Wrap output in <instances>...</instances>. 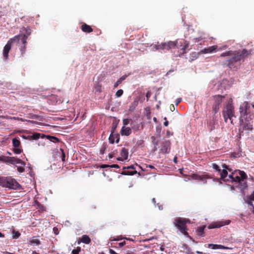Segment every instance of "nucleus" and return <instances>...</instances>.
<instances>
[{
  "label": "nucleus",
  "instance_id": "f257e3e1",
  "mask_svg": "<svg viewBox=\"0 0 254 254\" xmlns=\"http://www.w3.org/2000/svg\"><path fill=\"white\" fill-rule=\"evenodd\" d=\"M223 169L221 170V172H219L221 179L224 181H230L234 183L231 186V190L238 189L242 193H244V191L248 189V187L247 182L248 176L246 173L243 171L236 170L228 175L227 170L231 172L232 170L225 164L223 165Z\"/></svg>",
  "mask_w": 254,
  "mask_h": 254
},
{
  "label": "nucleus",
  "instance_id": "f03ea898",
  "mask_svg": "<svg viewBox=\"0 0 254 254\" xmlns=\"http://www.w3.org/2000/svg\"><path fill=\"white\" fill-rule=\"evenodd\" d=\"M156 50H172L175 57H181L190 50V43L184 40H178L175 41H169L167 43H161L153 46Z\"/></svg>",
  "mask_w": 254,
  "mask_h": 254
},
{
  "label": "nucleus",
  "instance_id": "7ed1b4c3",
  "mask_svg": "<svg viewBox=\"0 0 254 254\" xmlns=\"http://www.w3.org/2000/svg\"><path fill=\"white\" fill-rule=\"evenodd\" d=\"M252 50L243 49L242 51H229L222 53L220 57H229V59L226 60L222 64L224 66H227L231 69L238 68L241 61L247 58L251 54Z\"/></svg>",
  "mask_w": 254,
  "mask_h": 254
},
{
  "label": "nucleus",
  "instance_id": "20e7f679",
  "mask_svg": "<svg viewBox=\"0 0 254 254\" xmlns=\"http://www.w3.org/2000/svg\"><path fill=\"white\" fill-rule=\"evenodd\" d=\"M254 103L252 104L251 107L248 102H244L239 108L240 117L242 120L252 121L254 118Z\"/></svg>",
  "mask_w": 254,
  "mask_h": 254
},
{
  "label": "nucleus",
  "instance_id": "39448f33",
  "mask_svg": "<svg viewBox=\"0 0 254 254\" xmlns=\"http://www.w3.org/2000/svg\"><path fill=\"white\" fill-rule=\"evenodd\" d=\"M0 186L9 189L17 190L20 188V185L11 177H0Z\"/></svg>",
  "mask_w": 254,
  "mask_h": 254
},
{
  "label": "nucleus",
  "instance_id": "423d86ee",
  "mask_svg": "<svg viewBox=\"0 0 254 254\" xmlns=\"http://www.w3.org/2000/svg\"><path fill=\"white\" fill-rule=\"evenodd\" d=\"M187 223H190V221L189 219L182 217L176 218L174 222V225L185 236L189 237V233L187 232Z\"/></svg>",
  "mask_w": 254,
  "mask_h": 254
},
{
  "label": "nucleus",
  "instance_id": "0eeeda50",
  "mask_svg": "<svg viewBox=\"0 0 254 254\" xmlns=\"http://www.w3.org/2000/svg\"><path fill=\"white\" fill-rule=\"evenodd\" d=\"M232 102V99H230L226 106L225 109L223 111V116L225 122H227L228 119H229L231 121V124H233L232 118L233 117H235Z\"/></svg>",
  "mask_w": 254,
  "mask_h": 254
},
{
  "label": "nucleus",
  "instance_id": "6e6552de",
  "mask_svg": "<svg viewBox=\"0 0 254 254\" xmlns=\"http://www.w3.org/2000/svg\"><path fill=\"white\" fill-rule=\"evenodd\" d=\"M20 39V35H17L14 37L10 38L7 42L3 49V56L5 60L8 57V53L11 48L12 43L14 42L19 43Z\"/></svg>",
  "mask_w": 254,
  "mask_h": 254
},
{
  "label": "nucleus",
  "instance_id": "1a4fd4ad",
  "mask_svg": "<svg viewBox=\"0 0 254 254\" xmlns=\"http://www.w3.org/2000/svg\"><path fill=\"white\" fill-rule=\"evenodd\" d=\"M225 97V96L220 95H215L213 97L214 103L212 106V109L214 114H216L219 111L220 106L221 104L223 99Z\"/></svg>",
  "mask_w": 254,
  "mask_h": 254
},
{
  "label": "nucleus",
  "instance_id": "9d476101",
  "mask_svg": "<svg viewBox=\"0 0 254 254\" xmlns=\"http://www.w3.org/2000/svg\"><path fill=\"white\" fill-rule=\"evenodd\" d=\"M231 223L230 220H221L215 222H213L208 225L209 229L219 228L221 227L229 225Z\"/></svg>",
  "mask_w": 254,
  "mask_h": 254
},
{
  "label": "nucleus",
  "instance_id": "9b49d317",
  "mask_svg": "<svg viewBox=\"0 0 254 254\" xmlns=\"http://www.w3.org/2000/svg\"><path fill=\"white\" fill-rule=\"evenodd\" d=\"M253 121H246L241 119V123L239 128L240 133L243 132L244 130H252L253 129Z\"/></svg>",
  "mask_w": 254,
  "mask_h": 254
},
{
  "label": "nucleus",
  "instance_id": "f8f14e48",
  "mask_svg": "<svg viewBox=\"0 0 254 254\" xmlns=\"http://www.w3.org/2000/svg\"><path fill=\"white\" fill-rule=\"evenodd\" d=\"M171 149V142L169 140L163 141L161 143L160 151L163 154L169 153Z\"/></svg>",
  "mask_w": 254,
  "mask_h": 254
},
{
  "label": "nucleus",
  "instance_id": "ddd939ff",
  "mask_svg": "<svg viewBox=\"0 0 254 254\" xmlns=\"http://www.w3.org/2000/svg\"><path fill=\"white\" fill-rule=\"evenodd\" d=\"M227 48V46H223L222 47L218 48L217 45H214L212 46L209 47L207 48H204L202 50V52L204 54L211 53L212 52H216L218 51H222Z\"/></svg>",
  "mask_w": 254,
  "mask_h": 254
},
{
  "label": "nucleus",
  "instance_id": "4468645a",
  "mask_svg": "<svg viewBox=\"0 0 254 254\" xmlns=\"http://www.w3.org/2000/svg\"><path fill=\"white\" fill-rule=\"evenodd\" d=\"M22 29L25 31V33L24 34H20V40H21V42L23 44H26L27 43V39L28 38V37L31 34V30L30 28L27 27H23Z\"/></svg>",
  "mask_w": 254,
  "mask_h": 254
},
{
  "label": "nucleus",
  "instance_id": "2eb2a0df",
  "mask_svg": "<svg viewBox=\"0 0 254 254\" xmlns=\"http://www.w3.org/2000/svg\"><path fill=\"white\" fill-rule=\"evenodd\" d=\"M7 163H10L13 165L15 164H20L23 166L25 165V163H24L21 159L16 157L9 156H8Z\"/></svg>",
  "mask_w": 254,
  "mask_h": 254
},
{
  "label": "nucleus",
  "instance_id": "dca6fc26",
  "mask_svg": "<svg viewBox=\"0 0 254 254\" xmlns=\"http://www.w3.org/2000/svg\"><path fill=\"white\" fill-rule=\"evenodd\" d=\"M109 142L111 144H113L115 142L118 143L120 141L119 134L112 131L109 136Z\"/></svg>",
  "mask_w": 254,
  "mask_h": 254
},
{
  "label": "nucleus",
  "instance_id": "f3484780",
  "mask_svg": "<svg viewBox=\"0 0 254 254\" xmlns=\"http://www.w3.org/2000/svg\"><path fill=\"white\" fill-rule=\"evenodd\" d=\"M120 154L121 157L118 158V160L123 161L124 160H127L128 155V150L125 147L123 148L121 151Z\"/></svg>",
  "mask_w": 254,
  "mask_h": 254
},
{
  "label": "nucleus",
  "instance_id": "a211bd4d",
  "mask_svg": "<svg viewBox=\"0 0 254 254\" xmlns=\"http://www.w3.org/2000/svg\"><path fill=\"white\" fill-rule=\"evenodd\" d=\"M120 133L122 135L128 136L131 133V129L129 127L123 126L122 127Z\"/></svg>",
  "mask_w": 254,
  "mask_h": 254
},
{
  "label": "nucleus",
  "instance_id": "6ab92c4d",
  "mask_svg": "<svg viewBox=\"0 0 254 254\" xmlns=\"http://www.w3.org/2000/svg\"><path fill=\"white\" fill-rule=\"evenodd\" d=\"M208 247L210 249L216 250V249H229V248L224 246L221 245L210 244L208 245Z\"/></svg>",
  "mask_w": 254,
  "mask_h": 254
},
{
  "label": "nucleus",
  "instance_id": "aec40b11",
  "mask_svg": "<svg viewBox=\"0 0 254 254\" xmlns=\"http://www.w3.org/2000/svg\"><path fill=\"white\" fill-rule=\"evenodd\" d=\"M81 29L85 33H91L93 30L92 27L86 23H83L81 26Z\"/></svg>",
  "mask_w": 254,
  "mask_h": 254
},
{
  "label": "nucleus",
  "instance_id": "412c9836",
  "mask_svg": "<svg viewBox=\"0 0 254 254\" xmlns=\"http://www.w3.org/2000/svg\"><path fill=\"white\" fill-rule=\"evenodd\" d=\"M192 178L194 180H197L204 182V183H206V179L207 178L206 175H199L197 174H193L192 176Z\"/></svg>",
  "mask_w": 254,
  "mask_h": 254
},
{
  "label": "nucleus",
  "instance_id": "4be33fe9",
  "mask_svg": "<svg viewBox=\"0 0 254 254\" xmlns=\"http://www.w3.org/2000/svg\"><path fill=\"white\" fill-rule=\"evenodd\" d=\"M42 138L46 137V138L49 139L50 141L54 142V143L59 142L60 141V140L59 138H58L57 137L54 136L45 135L43 134V136H42Z\"/></svg>",
  "mask_w": 254,
  "mask_h": 254
},
{
  "label": "nucleus",
  "instance_id": "5701e85b",
  "mask_svg": "<svg viewBox=\"0 0 254 254\" xmlns=\"http://www.w3.org/2000/svg\"><path fill=\"white\" fill-rule=\"evenodd\" d=\"M199 53L197 52H192L190 54L189 62H191L197 59L199 56Z\"/></svg>",
  "mask_w": 254,
  "mask_h": 254
},
{
  "label": "nucleus",
  "instance_id": "b1692460",
  "mask_svg": "<svg viewBox=\"0 0 254 254\" xmlns=\"http://www.w3.org/2000/svg\"><path fill=\"white\" fill-rule=\"evenodd\" d=\"M205 227V226H202L198 227L196 230L197 235L199 236H203L204 233V231Z\"/></svg>",
  "mask_w": 254,
  "mask_h": 254
},
{
  "label": "nucleus",
  "instance_id": "393cba45",
  "mask_svg": "<svg viewBox=\"0 0 254 254\" xmlns=\"http://www.w3.org/2000/svg\"><path fill=\"white\" fill-rule=\"evenodd\" d=\"M12 143L13 146L15 148L21 147L20 141L19 139H18L17 138H13L12 140Z\"/></svg>",
  "mask_w": 254,
  "mask_h": 254
},
{
  "label": "nucleus",
  "instance_id": "a878e982",
  "mask_svg": "<svg viewBox=\"0 0 254 254\" xmlns=\"http://www.w3.org/2000/svg\"><path fill=\"white\" fill-rule=\"evenodd\" d=\"M216 121L214 118H213L212 120H210L208 123V126L210 130H212L215 128Z\"/></svg>",
  "mask_w": 254,
  "mask_h": 254
},
{
  "label": "nucleus",
  "instance_id": "bb28decb",
  "mask_svg": "<svg viewBox=\"0 0 254 254\" xmlns=\"http://www.w3.org/2000/svg\"><path fill=\"white\" fill-rule=\"evenodd\" d=\"M81 241L84 244H89L91 242V239L88 236L84 235L82 236Z\"/></svg>",
  "mask_w": 254,
  "mask_h": 254
},
{
  "label": "nucleus",
  "instance_id": "cd10ccee",
  "mask_svg": "<svg viewBox=\"0 0 254 254\" xmlns=\"http://www.w3.org/2000/svg\"><path fill=\"white\" fill-rule=\"evenodd\" d=\"M18 43L21 44L19 49L21 52V54L23 55L25 52L26 44H23L21 42V40L19 41V42Z\"/></svg>",
  "mask_w": 254,
  "mask_h": 254
},
{
  "label": "nucleus",
  "instance_id": "c85d7f7f",
  "mask_svg": "<svg viewBox=\"0 0 254 254\" xmlns=\"http://www.w3.org/2000/svg\"><path fill=\"white\" fill-rule=\"evenodd\" d=\"M126 77L127 76H123L120 78H119L117 80V81L115 83L114 85V88H117L119 86V85L120 84L122 83V82L126 79Z\"/></svg>",
  "mask_w": 254,
  "mask_h": 254
},
{
  "label": "nucleus",
  "instance_id": "c756f323",
  "mask_svg": "<svg viewBox=\"0 0 254 254\" xmlns=\"http://www.w3.org/2000/svg\"><path fill=\"white\" fill-rule=\"evenodd\" d=\"M40 244V241L38 239H35L34 237L29 240V244L30 245L36 244V245H39Z\"/></svg>",
  "mask_w": 254,
  "mask_h": 254
},
{
  "label": "nucleus",
  "instance_id": "7c9ffc66",
  "mask_svg": "<svg viewBox=\"0 0 254 254\" xmlns=\"http://www.w3.org/2000/svg\"><path fill=\"white\" fill-rule=\"evenodd\" d=\"M137 173V171L134 170L132 171H124L121 173V174L124 175H133Z\"/></svg>",
  "mask_w": 254,
  "mask_h": 254
},
{
  "label": "nucleus",
  "instance_id": "2f4dec72",
  "mask_svg": "<svg viewBox=\"0 0 254 254\" xmlns=\"http://www.w3.org/2000/svg\"><path fill=\"white\" fill-rule=\"evenodd\" d=\"M138 100L137 99L135 100L130 105L129 107L130 110H134L135 107L138 105Z\"/></svg>",
  "mask_w": 254,
  "mask_h": 254
},
{
  "label": "nucleus",
  "instance_id": "473e14b6",
  "mask_svg": "<svg viewBox=\"0 0 254 254\" xmlns=\"http://www.w3.org/2000/svg\"><path fill=\"white\" fill-rule=\"evenodd\" d=\"M13 151L15 154H20L22 151V149L21 147H19L17 148H15L13 149Z\"/></svg>",
  "mask_w": 254,
  "mask_h": 254
},
{
  "label": "nucleus",
  "instance_id": "72a5a7b5",
  "mask_svg": "<svg viewBox=\"0 0 254 254\" xmlns=\"http://www.w3.org/2000/svg\"><path fill=\"white\" fill-rule=\"evenodd\" d=\"M20 236V233L16 231L15 230H13L12 232V238L13 239H17L19 238V237Z\"/></svg>",
  "mask_w": 254,
  "mask_h": 254
},
{
  "label": "nucleus",
  "instance_id": "f704fd0d",
  "mask_svg": "<svg viewBox=\"0 0 254 254\" xmlns=\"http://www.w3.org/2000/svg\"><path fill=\"white\" fill-rule=\"evenodd\" d=\"M106 167L115 168H120L119 166L118 165H117V164H113V165H103L102 166V168H106Z\"/></svg>",
  "mask_w": 254,
  "mask_h": 254
},
{
  "label": "nucleus",
  "instance_id": "c9c22d12",
  "mask_svg": "<svg viewBox=\"0 0 254 254\" xmlns=\"http://www.w3.org/2000/svg\"><path fill=\"white\" fill-rule=\"evenodd\" d=\"M40 134L39 133H34L30 136L31 138L34 140H37L40 138Z\"/></svg>",
  "mask_w": 254,
  "mask_h": 254
},
{
  "label": "nucleus",
  "instance_id": "e433bc0d",
  "mask_svg": "<svg viewBox=\"0 0 254 254\" xmlns=\"http://www.w3.org/2000/svg\"><path fill=\"white\" fill-rule=\"evenodd\" d=\"M212 168L215 169L216 171H217L219 173L221 172V169L220 167L215 163H213L212 165Z\"/></svg>",
  "mask_w": 254,
  "mask_h": 254
},
{
  "label": "nucleus",
  "instance_id": "4c0bfd02",
  "mask_svg": "<svg viewBox=\"0 0 254 254\" xmlns=\"http://www.w3.org/2000/svg\"><path fill=\"white\" fill-rule=\"evenodd\" d=\"M8 156H0V162L7 163Z\"/></svg>",
  "mask_w": 254,
  "mask_h": 254
},
{
  "label": "nucleus",
  "instance_id": "58836bf2",
  "mask_svg": "<svg viewBox=\"0 0 254 254\" xmlns=\"http://www.w3.org/2000/svg\"><path fill=\"white\" fill-rule=\"evenodd\" d=\"M124 91L122 89L118 90L116 93V96L118 98L120 97L123 94Z\"/></svg>",
  "mask_w": 254,
  "mask_h": 254
},
{
  "label": "nucleus",
  "instance_id": "ea45409f",
  "mask_svg": "<svg viewBox=\"0 0 254 254\" xmlns=\"http://www.w3.org/2000/svg\"><path fill=\"white\" fill-rule=\"evenodd\" d=\"M251 201H254V191L252 192V193L250 195V196L247 199V202L249 204V202Z\"/></svg>",
  "mask_w": 254,
  "mask_h": 254
},
{
  "label": "nucleus",
  "instance_id": "a19ab883",
  "mask_svg": "<svg viewBox=\"0 0 254 254\" xmlns=\"http://www.w3.org/2000/svg\"><path fill=\"white\" fill-rule=\"evenodd\" d=\"M96 91L101 92V85L99 84L96 85L95 86Z\"/></svg>",
  "mask_w": 254,
  "mask_h": 254
},
{
  "label": "nucleus",
  "instance_id": "79ce46f5",
  "mask_svg": "<svg viewBox=\"0 0 254 254\" xmlns=\"http://www.w3.org/2000/svg\"><path fill=\"white\" fill-rule=\"evenodd\" d=\"M80 251V248L78 247L76 249H74L72 251V254H79V251Z\"/></svg>",
  "mask_w": 254,
  "mask_h": 254
},
{
  "label": "nucleus",
  "instance_id": "37998d69",
  "mask_svg": "<svg viewBox=\"0 0 254 254\" xmlns=\"http://www.w3.org/2000/svg\"><path fill=\"white\" fill-rule=\"evenodd\" d=\"M62 152V160L63 161H65V154L64 150L63 149H61Z\"/></svg>",
  "mask_w": 254,
  "mask_h": 254
},
{
  "label": "nucleus",
  "instance_id": "c03bdc74",
  "mask_svg": "<svg viewBox=\"0 0 254 254\" xmlns=\"http://www.w3.org/2000/svg\"><path fill=\"white\" fill-rule=\"evenodd\" d=\"M124 126L127 125L129 123V120L128 119H124L123 121Z\"/></svg>",
  "mask_w": 254,
  "mask_h": 254
},
{
  "label": "nucleus",
  "instance_id": "a18cd8bd",
  "mask_svg": "<svg viewBox=\"0 0 254 254\" xmlns=\"http://www.w3.org/2000/svg\"><path fill=\"white\" fill-rule=\"evenodd\" d=\"M17 171L20 173L24 172L25 169L23 167L18 166L17 167Z\"/></svg>",
  "mask_w": 254,
  "mask_h": 254
},
{
  "label": "nucleus",
  "instance_id": "49530a36",
  "mask_svg": "<svg viewBox=\"0 0 254 254\" xmlns=\"http://www.w3.org/2000/svg\"><path fill=\"white\" fill-rule=\"evenodd\" d=\"M129 169H134L135 168H134L133 165H130V166H127V167H123V170Z\"/></svg>",
  "mask_w": 254,
  "mask_h": 254
},
{
  "label": "nucleus",
  "instance_id": "de8ad7c7",
  "mask_svg": "<svg viewBox=\"0 0 254 254\" xmlns=\"http://www.w3.org/2000/svg\"><path fill=\"white\" fill-rule=\"evenodd\" d=\"M126 244V241L118 243V246L119 248H122Z\"/></svg>",
  "mask_w": 254,
  "mask_h": 254
},
{
  "label": "nucleus",
  "instance_id": "09e8293b",
  "mask_svg": "<svg viewBox=\"0 0 254 254\" xmlns=\"http://www.w3.org/2000/svg\"><path fill=\"white\" fill-rule=\"evenodd\" d=\"M117 125L116 124H115L114 123L113 124L112 127V129H111V132L113 131V132H114L115 130V129L117 127Z\"/></svg>",
  "mask_w": 254,
  "mask_h": 254
},
{
  "label": "nucleus",
  "instance_id": "8fccbe9b",
  "mask_svg": "<svg viewBox=\"0 0 254 254\" xmlns=\"http://www.w3.org/2000/svg\"><path fill=\"white\" fill-rule=\"evenodd\" d=\"M150 96H151V93L149 91L147 92L146 94V97L147 98V101L149 100V99Z\"/></svg>",
  "mask_w": 254,
  "mask_h": 254
},
{
  "label": "nucleus",
  "instance_id": "3c124183",
  "mask_svg": "<svg viewBox=\"0 0 254 254\" xmlns=\"http://www.w3.org/2000/svg\"><path fill=\"white\" fill-rule=\"evenodd\" d=\"M53 231L54 232V233L56 234V235H58L59 234V230H58V229L56 227H54L53 228Z\"/></svg>",
  "mask_w": 254,
  "mask_h": 254
},
{
  "label": "nucleus",
  "instance_id": "603ef678",
  "mask_svg": "<svg viewBox=\"0 0 254 254\" xmlns=\"http://www.w3.org/2000/svg\"><path fill=\"white\" fill-rule=\"evenodd\" d=\"M164 119L166 121L164 123V125L165 126V127H167L168 126V124H169V123L167 121V118L166 117H165L164 118Z\"/></svg>",
  "mask_w": 254,
  "mask_h": 254
},
{
  "label": "nucleus",
  "instance_id": "864d4df0",
  "mask_svg": "<svg viewBox=\"0 0 254 254\" xmlns=\"http://www.w3.org/2000/svg\"><path fill=\"white\" fill-rule=\"evenodd\" d=\"M249 205L251 206L252 208H253V213H254V206L252 203V202H251V201H250L249 202V204H248Z\"/></svg>",
  "mask_w": 254,
  "mask_h": 254
},
{
  "label": "nucleus",
  "instance_id": "5fc2aeb1",
  "mask_svg": "<svg viewBox=\"0 0 254 254\" xmlns=\"http://www.w3.org/2000/svg\"><path fill=\"white\" fill-rule=\"evenodd\" d=\"M182 101V99L181 98H178L176 100V105H178L179 103H180Z\"/></svg>",
  "mask_w": 254,
  "mask_h": 254
},
{
  "label": "nucleus",
  "instance_id": "6e6d98bb",
  "mask_svg": "<svg viewBox=\"0 0 254 254\" xmlns=\"http://www.w3.org/2000/svg\"><path fill=\"white\" fill-rule=\"evenodd\" d=\"M145 110L146 111V114H147V116H148L150 114V110H149V108H146L145 109Z\"/></svg>",
  "mask_w": 254,
  "mask_h": 254
},
{
  "label": "nucleus",
  "instance_id": "4d7b16f0",
  "mask_svg": "<svg viewBox=\"0 0 254 254\" xmlns=\"http://www.w3.org/2000/svg\"><path fill=\"white\" fill-rule=\"evenodd\" d=\"M123 239H124V238L121 237H118V238L115 239L114 240L115 241H120V240H122Z\"/></svg>",
  "mask_w": 254,
  "mask_h": 254
},
{
  "label": "nucleus",
  "instance_id": "13d9d810",
  "mask_svg": "<svg viewBox=\"0 0 254 254\" xmlns=\"http://www.w3.org/2000/svg\"><path fill=\"white\" fill-rule=\"evenodd\" d=\"M157 205L159 210H162L163 209V207L162 205H160L159 203H157Z\"/></svg>",
  "mask_w": 254,
  "mask_h": 254
},
{
  "label": "nucleus",
  "instance_id": "bf43d9fd",
  "mask_svg": "<svg viewBox=\"0 0 254 254\" xmlns=\"http://www.w3.org/2000/svg\"><path fill=\"white\" fill-rule=\"evenodd\" d=\"M170 110L171 111H174L175 110V106L174 105L172 104L170 106Z\"/></svg>",
  "mask_w": 254,
  "mask_h": 254
},
{
  "label": "nucleus",
  "instance_id": "052dcab7",
  "mask_svg": "<svg viewBox=\"0 0 254 254\" xmlns=\"http://www.w3.org/2000/svg\"><path fill=\"white\" fill-rule=\"evenodd\" d=\"M143 143V140H140V141H137V144L138 145H141Z\"/></svg>",
  "mask_w": 254,
  "mask_h": 254
},
{
  "label": "nucleus",
  "instance_id": "680f3d73",
  "mask_svg": "<svg viewBox=\"0 0 254 254\" xmlns=\"http://www.w3.org/2000/svg\"><path fill=\"white\" fill-rule=\"evenodd\" d=\"M124 239L128 241H133V240L131 238L125 237Z\"/></svg>",
  "mask_w": 254,
  "mask_h": 254
},
{
  "label": "nucleus",
  "instance_id": "e2e57ef3",
  "mask_svg": "<svg viewBox=\"0 0 254 254\" xmlns=\"http://www.w3.org/2000/svg\"><path fill=\"white\" fill-rule=\"evenodd\" d=\"M152 202L154 204H156V199H155V198H153L152 199Z\"/></svg>",
  "mask_w": 254,
  "mask_h": 254
},
{
  "label": "nucleus",
  "instance_id": "0e129e2a",
  "mask_svg": "<svg viewBox=\"0 0 254 254\" xmlns=\"http://www.w3.org/2000/svg\"><path fill=\"white\" fill-rule=\"evenodd\" d=\"M173 161H174V162L175 163H177V157H175L174 158Z\"/></svg>",
  "mask_w": 254,
  "mask_h": 254
},
{
  "label": "nucleus",
  "instance_id": "69168bd1",
  "mask_svg": "<svg viewBox=\"0 0 254 254\" xmlns=\"http://www.w3.org/2000/svg\"><path fill=\"white\" fill-rule=\"evenodd\" d=\"M105 149H106V148H105V147H102V148L101 149V151L102 152H103H103H104V151H105Z\"/></svg>",
  "mask_w": 254,
  "mask_h": 254
},
{
  "label": "nucleus",
  "instance_id": "338daca9",
  "mask_svg": "<svg viewBox=\"0 0 254 254\" xmlns=\"http://www.w3.org/2000/svg\"><path fill=\"white\" fill-rule=\"evenodd\" d=\"M126 254H133V253L131 251H128L127 252Z\"/></svg>",
  "mask_w": 254,
  "mask_h": 254
},
{
  "label": "nucleus",
  "instance_id": "774afa93",
  "mask_svg": "<svg viewBox=\"0 0 254 254\" xmlns=\"http://www.w3.org/2000/svg\"><path fill=\"white\" fill-rule=\"evenodd\" d=\"M4 237V235L2 233L0 232V237Z\"/></svg>",
  "mask_w": 254,
  "mask_h": 254
}]
</instances>
